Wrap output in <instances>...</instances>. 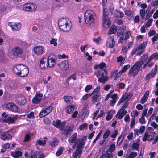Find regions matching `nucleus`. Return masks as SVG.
<instances>
[{
    "mask_svg": "<svg viewBox=\"0 0 158 158\" xmlns=\"http://www.w3.org/2000/svg\"><path fill=\"white\" fill-rule=\"evenodd\" d=\"M137 155V153L135 152H131L128 156V158H134Z\"/></svg>",
    "mask_w": 158,
    "mask_h": 158,
    "instance_id": "obj_57",
    "label": "nucleus"
},
{
    "mask_svg": "<svg viewBox=\"0 0 158 158\" xmlns=\"http://www.w3.org/2000/svg\"><path fill=\"white\" fill-rule=\"evenodd\" d=\"M31 138V136L30 135L28 134H26L24 137V142H26L29 141Z\"/></svg>",
    "mask_w": 158,
    "mask_h": 158,
    "instance_id": "obj_60",
    "label": "nucleus"
},
{
    "mask_svg": "<svg viewBox=\"0 0 158 158\" xmlns=\"http://www.w3.org/2000/svg\"><path fill=\"white\" fill-rule=\"evenodd\" d=\"M58 64L60 66V69L64 71L67 70L69 67L68 62L67 61H63Z\"/></svg>",
    "mask_w": 158,
    "mask_h": 158,
    "instance_id": "obj_19",
    "label": "nucleus"
},
{
    "mask_svg": "<svg viewBox=\"0 0 158 158\" xmlns=\"http://www.w3.org/2000/svg\"><path fill=\"white\" fill-rule=\"evenodd\" d=\"M46 142L45 140H37L36 143V145H43L44 146L46 144Z\"/></svg>",
    "mask_w": 158,
    "mask_h": 158,
    "instance_id": "obj_44",
    "label": "nucleus"
},
{
    "mask_svg": "<svg viewBox=\"0 0 158 158\" xmlns=\"http://www.w3.org/2000/svg\"><path fill=\"white\" fill-rule=\"evenodd\" d=\"M132 96V95H128L127 97L125 98L124 97H122L121 99L119 100V102H118L117 105H119L121 103L123 102L125 100V99H127L128 98H129V99L131 98Z\"/></svg>",
    "mask_w": 158,
    "mask_h": 158,
    "instance_id": "obj_42",
    "label": "nucleus"
},
{
    "mask_svg": "<svg viewBox=\"0 0 158 158\" xmlns=\"http://www.w3.org/2000/svg\"><path fill=\"white\" fill-rule=\"evenodd\" d=\"M44 52V49L42 46H38L34 48V52L36 55H41L43 54Z\"/></svg>",
    "mask_w": 158,
    "mask_h": 158,
    "instance_id": "obj_16",
    "label": "nucleus"
},
{
    "mask_svg": "<svg viewBox=\"0 0 158 158\" xmlns=\"http://www.w3.org/2000/svg\"><path fill=\"white\" fill-rule=\"evenodd\" d=\"M145 127L144 126H142L140 127L139 129H135L134 130L135 136L137 135L138 136L140 133L142 134L144 131Z\"/></svg>",
    "mask_w": 158,
    "mask_h": 158,
    "instance_id": "obj_24",
    "label": "nucleus"
},
{
    "mask_svg": "<svg viewBox=\"0 0 158 158\" xmlns=\"http://www.w3.org/2000/svg\"><path fill=\"white\" fill-rule=\"evenodd\" d=\"M143 63L140 61H138L135 63V64L132 67H131L129 70L128 73L129 75L131 74L135 69L141 71L142 69V67Z\"/></svg>",
    "mask_w": 158,
    "mask_h": 158,
    "instance_id": "obj_8",
    "label": "nucleus"
},
{
    "mask_svg": "<svg viewBox=\"0 0 158 158\" xmlns=\"http://www.w3.org/2000/svg\"><path fill=\"white\" fill-rule=\"evenodd\" d=\"M114 131V133H112L110 135V136L111 138L114 139L116 137L117 135H118V131L117 130H115Z\"/></svg>",
    "mask_w": 158,
    "mask_h": 158,
    "instance_id": "obj_62",
    "label": "nucleus"
},
{
    "mask_svg": "<svg viewBox=\"0 0 158 158\" xmlns=\"http://www.w3.org/2000/svg\"><path fill=\"white\" fill-rule=\"evenodd\" d=\"M58 140L56 138L52 139L50 141V144L52 147H55L58 144Z\"/></svg>",
    "mask_w": 158,
    "mask_h": 158,
    "instance_id": "obj_35",
    "label": "nucleus"
},
{
    "mask_svg": "<svg viewBox=\"0 0 158 158\" xmlns=\"http://www.w3.org/2000/svg\"><path fill=\"white\" fill-rule=\"evenodd\" d=\"M48 64V68H52L55 65L56 62L55 58L52 55H49L47 58Z\"/></svg>",
    "mask_w": 158,
    "mask_h": 158,
    "instance_id": "obj_12",
    "label": "nucleus"
},
{
    "mask_svg": "<svg viewBox=\"0 0 158 158\" xmlns=\"http://www.w3.org/2000/svg\"><path fill=\"white\" fill-rule=\"evenodd\" d=\"M100 90V87L99 86H97L96 88L93 90V92L91 93L92 95L93 94H96V93H100V92H99V91Z\"/></svg>",
    "mask_w": 158,
    "mask_h": 158,
    "instance_id": "obj_58",
    "label": "nucleus"
},
{
    "mask_svg": "<svg viewBox=\"0 0 158 158\" xmlns=\"http://www.w3.org/2000/svg\"><path fill=\"white\" fill-rule=\"evenodd\" d=\"M87 138L86 136H84L82 138L78 139L74 145L72 146L73 149H74L76 145V149L73 155V158H80L82 153V150Z\"/></svg>",
    "mask_w": 158,
    "mask_h": 158,
    "instance_id": "obj_1",
    "label": "nucleus"
},
{
    "mask_svg": "<svg viewBox=\"0 0 158 158\" xmlns=\"http://www.w3.org/2000/svg\"><path fill=\"white\" fill-rule=\"evenodd\" d=\"M147 42H143V43L140 44L138 47H137L138 49L139 50H143V49L147 45Z\"/></svg>",
    "mask_w": 158,
    "mask_h": 158,
    "instance_id": "obj_48",
    "label": "nucleus"
},
{
    "mask_svg": "<svg viewBox=\"0 0 158 158\" xmlns=\"http://www.w3.org/2000/svg\"><path fill=\"white\" fill-rule=\"evenodd\" d=\"M16 120V117L11 118L9 116L7 118L4 119L3 122L8 123V124H10L15 123Z\"/></svg>",
    "mask_w": 158,
    "mask_h": 158,
    "instance_id": "obj_27",
    "label": "nucleus"
},
{
    "mask_svg": "<svg viewBox=\"0 0 158 158\" xmlns=\"http://www.w3.org/2000/svg\"><path fill=\"white\" fill-rule=\"evenodd\" d=\"M106 154V158H113V153H109L107 152V153Z\"/></svg>",
    "mask_w": 158,
    "mask_h": 158,
    "instance_id": "obj_64",
    "label": "nucleus"
},
{
    "mask_svg": "<svg viewBox=\"0 0 158 158\" xmlns=\"http://www.w3.org/2000/svg\"><path fill=\"white\" fill-rule=\"evenodd\" d=\"M22 155V152L20 151H17L14 152H12L11 155L14 158H19Z\"/></svg>",
    "mask_w": 158,
    "mask_h": 158,
    "instance_id": "obj_33",
    "label": "nucleus"
},
{
    "mask_svg": "<svg viewBox=\"0 0 158 158\" xmlns=\"http://www.w3.org/2000/svg\"><path fill=\"white\" fill-rule=\"evenodd\" d=\"M95 13L91 10H88L85 13V20L86 23L91 27L95 24Z\"/></svg>",
    "mask_w": 158,
    "mask_h": 158,
    "instance_id": "obj_3",
    "label": "nucleus"
},
{
    "mask_svg": "<svg viewBox=\"0 0 158 158\" xmlns=\"http://www.w3.org/2000/svg\"><path fill=\"white\" fill-rule=\"evenodd\" d=\"M148 109L147 108L145 109L143 111L141 117L139 119V122L141 124H144L146 123V121L144 117L146 116L147 112Z\"/></svg>",
    "mask_w": 158,
    "mask_h": 158,
    "instance_id": "obj_22",
    "label": "nucleus"
},
{
    "mask_svg": "<svg viewBox=\"0 0 158 158\" xmlns=\"http://www.w3.org/2000/svg\"><path fill=\"white\" fill-rule=\"evenodd\" d=\"M115 145L113 143L111 144L109 148V149L108 152H110V153H112L115 149Z\"/></svg>",
    "mask_w": 158,
    "mask_h": 158,
    "instance_id": "obj_50",
    "label": "nucleus"
},
{
    "mask_svg": "<svg viewBox=\"0 0 158 158\" xmlns=\"http://www.w3.org/2000/svg\"><path fill=\"white\" fill-rule=\"evenodd\" d=\"M124 139V136L123 135H121L119 136L117 142V146H119L121 145Z\"/></svg>",
    "mask_w": 158,
    "mask_h": 158,
    "instance_id": "obj_39",
    "label": "nucleus"
},
{
    "mask_svg": "<svg viewBox=\"0 0 158 158\" xmlns=\"http://www.w3.org/2000/svg\"><path fill=\"white\" fill-rule=\"evenodd\" d=\"M69 19L66 18H62L59 20L58 24L59 28L62 31L68 32L71 28V25Z\"/></svg>",
    "mask_w": 158,
    "mask_h": 158,
    "instance_id": "obj_2",
    "label": "nucleus"
},
{
    "mask_svg": "<svg viewBox=\"0 0 158 158\" xmlns=\"http://www.w3.org/2000/svg\"><path fill=\"white\" fill-rule=\"evenodd\" d=\"M36 8L37 7L35 5L32 3L25 4L23 6V10L27 11H35L36 10Z\"/></svg>",
    "mask_w": 158,
    "mask_h": 158,
    "instance_id": "obj_6",
    "label": "nucleus"
},
{
    "mask_svg": "<svg viewBox=\"0 0 158 158\" xmlns=\"http://www.w3.org/2000/svg\"><path fill=\"white\" fill-rule=\"evenodd\" d=\"M51 78V77L50 76H48L47 77V80H46L45 78H43L42 79V81L43 82V83L44 84H48V81L50 80Z\"/></svg>",
    "mask_w": 158,
    "mask_h": 158,
    "instance_id": "obj_61",
    "label": "nucleus"
},
{
    "mask_svg": "<svg viewBox=\"0 0 158 158\" xmlns=\"http://www.w3.org/2000/svg\"><path fill=\"white\" fill-rule=\"evenodd\" d=\"M11 27L12 29L14 31H17L21 28V23H18L12 25Z\"/></svg>",
    "mask_w": 158,
    "mask_h": 158,
    "instance_id": "obj_31",
    "label": "nucleus"
},
{
    "mask_svg": "<svg viewBox=\"0 0 158 158\" xmlns=\"http://www.w3.org/2000/svg\"><path fill=\"white\" fill-rule=\"evenodd\" d=\"M29 72V70L28 68L24 65L18 76L21 77H25L28 75Z\"/></svg>",
    "mask_w": 158,
    "mask_h": 158,
    "instance_id": "obj_15",
    "label": "nucleus"
},
{
    "mask_svg": "<svg viewBox=\"0 0 158 158\" xmlns=\"http://www.w3.org/2000/svg\"><path fill=\"white\" fill-rule=\"evenodd\" d=\"M140 13L141 19H144L145 14L146 13L145 10L144 9H142L140 10Z\"/></svg>",
    "mask_w": 158,
    "mask_h": 158,
    "instance_id": "obj_47",
    "label": "nucleus"
},
{
    "mask_svg": "<svg viewBox=\"0 0 158 158\" xmlns=\"http://www.w3.org/2000/svg\"><path fill=\"white\" fill-rule=\"evenodd\" d=\"M117 31V28L115 26H112L110 27L109 31L108 32L109 35L115 33Z\"/></svg>",
    "mask_w": 158,
    "mask_h": 158,
    "instance_id": "obj_38",
    "label": "nucleus"
},
{
    "mask_svg": "<svg viewBox=\"0 0 158 158\" xmlns=\"http://www.w3.org/2000/svg\"><path fill=\"white\" fill-rule=\"evenodd\" d=\"M63 148L62 147H60L57 150L56 153V155L57 156H60L63 152Z\"/></svg>",
    "mask_w": 158,
    "mask_h": 158,
    "instance_id": "obj_51",
    "label": "nucleus"
},
{
    "mask_svg": "<svg viewBox=\"0 0 158 158\" xmlns=\"http://www.w3.org/2000/svg\"><path fill=\"white\" fill-rule=\"evenodd\" d=\"M18 103L21 105H23L25 104L26 100L25 97L23 96H19L18 98Z\"/></svg>",
    "mask_w": 158,
    "mask_h": 158,
    "instance_id": "obj_29",
    "label": "nucleus"
},
{
    "mask_svg": "<svg viewBox=\"0 0 158 158\" xmlns=\"http://www.w3.org/2000/svg\"><path fill=\"white\" fill-rule=\"evenodd\" d=\"M148 57V56L147 54H144L141 57L140 61L143 64L147 59Z\"/></svg>",
    "mask_w": 158,
    "mask_h": 158,
    "instance_id": "obj_43",
    "label": "nucleus"
},
{
    "mask_svg": "<svg viewBox=\"0 0 158 158\" xmlns=\"http://www.w3.org/2000/svg\"><path fill=\"white\" fill-rule=\"evenodd\" d=\"M16 85L14 81L10 82L7 85V88L10 90L14 89L16 87Z\"/></svg>",
    "mask_w": 158,
    "mask_h": 158,
    "instance_id": "obj_36",
    "label": "nucleus"
},
{
    "mask_svg": "<svg viewBox=\"0 0 158 158\" xmlns=\"http://www.w3.org/2000/svg\"><path fill=\"white\" fill-rule=\"evenodd\" d=\"M126 28V26H122L118 30L117 34L118 36L122 35Z\"/></svg>",
    "mask_w": 158,
    "mask_h": 158,
    "instance_id": "obj_40",
    "label": "nucleus"
},
{
    "mask_svg": "<svg viewBox=\"0 0 158 158\" xmlns=\"http://www.w3.org/2000/svg\"><path fill=\"white\" fill-rule=\"evenodd\" d=\"M48 64L47 59L46 57L43 58L40 61V67L42 69H44L48 68Z\"/></svg>",
    "mask_w": 158,
    "mask_h": 158,
    "instance_id": "obj_13",
    "label": "nucleus"
},
{
    "mask_svg": "<svg viewBox=\"0 0 158 158\" xmlns=\"http://www.w3.org/2000/svg\"><path fill=\"white\" fill-rule=\"evenodd\" d=\"M48 115L45 110L42 111L39 114V116L40 118H43L46 115Z\"/></svg>",
    "mask_w": 158,
    "mask_h": 158,
    "instance_id": "obj_55",
    "label": "nucleus"
},
{
    "mask_svg": "<svg viewBox=\"0 0 158 158\" xmlns=\"http://www.w3.org/2000/svg\"><path fill=\"white\" fill-rule=\"evenodd\" d=\"M94 74L98 77H100L98 79V81L101 83H105L108 79L107 72L105 69L99 70L95 72Z\"/></svg>",
    "mask_w": 158,
    "mask_h": 158,
    "instance_id": "obj_4",
    "label": "nucleus"
},
{
    "mask_svg": "<svg viewBox=\"0 0 158 158\" xmlns=\"http://www.w3.org/2000/svg\"><path fill=\"white\" fill-rule=\"evenodd\" d=\"M157 66L156 64L154 68L149 73L151 76V77H152L157 72Z\"/></svg>",
    "mask_w": 158,
    "mask_h": 158,
    "instance_id": "obj_37",
    "label": "nucleus"
},
{
    "mask_svg": "<svg viewBox=\"0 0 158 158\" xmlns=\"http://www.w3.org/2000/svg\"><path fill=\"white\" fill-rule=\"evenodd\" d=\"M155 9H154V8L149 13H148L147 15H146V17L145 18L146 20L147 19L149 18L150 17H151L152 14H153L154 12L155 11Z\"/></svg>",
    "mask_w": 158,
    "mask_h": 158,
    "instance_id": "obj_52",
    "label": "nucleus"
},
{
    "mask_svg": "<svg viewBox=\"0 0 158 158\" xmlns=\"http://www.w3.org/2000/svg\"><path fill=\"white\" fill-rule=\"evenodd\" d=\"M158 39V34H156L155 36L152 38L151 40L152 41L153 43L152 44H153Z\"/></svg>",
    "mask_w": 158,
    "mask_h": 158,
    "instance_id": "obj_63",
    "label": "nucleus"
},
{
    "mask_svg": "<svg viewBox=\"0 0 158 158\" xmlns=\"http://www.w3.org/2000/svg\"><path fill=\"white\" fill-rule=\"evenodd\" d=\"M63 98L65 101L69 104H71L73 102V98L69 96H64Z\"/></svg>",
    "mask_w": 158,
    "mask_h": 158,
    "instance_id": "obj_30",
    "label": "nucleus"
},
{
    "mask_svg": "<svg viewBox=\"0 0 158 158\" xmlns=\"http://www.w3.org/2000/svg\"><path fill=\"white\" fill-rule=\"evenodd\" d=\"M13 53L14 55L17 56L21 55L22 53L23 49L20 47H16L13 49Z\"/></svg>",
    "mask_w": 158,
    "mask_h": 158,
    "instance_id": "obj_23",
    "label": "nucleus"
},
{
    "mask_svg": "<svg viewBox=\"0 0 158 158\" xmlns=\"http://www.w3.org/2000/svg\"><path fill=\"white\" fill-rule=\"evenodd\" d=\"M139 144L137 143H134L132 144V147L133 149L139 151Z\"/></svg>",
    "mask_w": 158,
    "mask_h": 158,
    "instance_id": "obj_53",
    "label": "nucleus"
},
{
    "mask_svg": "<svg viewBox=\"0 0 158 158\" xmlns=\"http://www.w3.org/2000/svg\"><path fill=\"white\" fill-rule=\"evenodd\" d=\"M57 40L56 39L52 38L50 41V43L51 44H53L54 46H56L57 45V43L56 42Z\"/></svg>",
    "mask_w": 158,
    "mask_h": 158,
    "instance_id": "obj_56",
    "label": "nucleus"
},
{
    "mask_svg": "<svg viewBox=\"0 0 158 158\" xmlns=\"http://www.w3.org/2000/svg\"><path fill=\"white\" fill-rule=\"evenodd\" d=\"M75 107L73 105H69L67 107L66 112L70 114L73 113Z\"/></svg>",
    "mask_w": 158,
    "mask_h": 158,
    "instance_id": "obj_34",
    "label": "nucleus"
},
{
    "mask_svg": "<svg viewBox=\"0 0 158 158\" xmlns=\"http://www.w3.org/2000/svg\"><path fill=\"white\" fill-rule=\"evenodd\" d=\"M43 97V94L40 91L37 92L35 96L32 100V103L36 104L39 103Z\"/></svg>",
    "mask_w": 158,
    "mask_h": 158,
    "instance_id": "obj_9",
    "label": "nucleus"
},
{
    "mask_svg": "<svg viewBox=\"0 0 158 158\" xmlns=\"http://www.w3.org/2000/svg\"><path fill=\"white\" fill-rule=\"evenodd\" d=\"M110 130L106 129L103 135V139H106L109 136L110 133Z\"/></svg>",
    "mask_w": 158,
    "mask_h": 158,
    "instance_id": "obj_45",
    "label": "nucleus"
},
{
    "mask_svg": "<svg viewBox=\"0 0 158 158\" xmlns=\"http://www.w3.org/2000/svg\"><path fill=\"white\" fill-rule=\"evenodd\" d=\"M53 109V107L51 106L47 108L44 110L48 115L52 111Z\"/></svg>",
    "mask_w": 158,
    "mask_h": 158,
    "instance_id": "obj_54",
    "label": "nucleus"
},
{
    "mask_svg": "<svg viewBox=\"0 0 158 158\" xmlns=\"http://www.w3.org/2000/svg\"><path fill=\"white\" fill-rule=\"evenodd\" d=\"M115 42L113 38L110 37L108 38V40L106 42V45L108 47L112 48L114 45Z\"/></svg>",
    "mask_w": 158,
    "mask_h": 158,
    "instance_id": "obj_25",
    "label": "nucleus"
},
{
    "mask_svg": "<svg viewBox=\"0 0 158 158\" xmlns=\"http://www.w3.org/2000/svg\"><path fill=\"white\" fill-rule=\"evenodd\" d=\"M131 32L130 31H128L125 33V37L124 39L126 40L128 39L131 35Z\"/></svg>",
    "mask_w": 158,
    "mask_h": 158,
    "instance_id": "obj_59",
    "label": "nucleus"
},
{
    "mask_svg": "<svg viewBox=\"0 0 158 158\" xmlns=\"http://www.w3.org/2000/svg\"><path fill=\"white\" fill-rule=\"evenodd\" d=\"M124 60L125 59L121 55L117 57V61L118 62H120L121 63L120 64V66H121L122 63Z\"/></svg>",
    "mask_w": 158,
    "mask_h": 158,
    "instance_id": "obj_49",
    "label": "nucleus"
},
{
    "mask_svg": "<svg viewBox=\"0 0 158 158\" xmlns=\"http://www.w3.org/2000/svg\"><path fill=\"white\" fill-rule=\"evenodd\" d=\"M130 67V64H127L124 66L122 69L120 71L121 73L122 74L125 72Z\"/></svg>",
    "mask_w": 158,
    "mask_h": 158,
    "instance_id": "obj_46",
    "label": "nucleus"
},
{
    "mask_svg": "<svg viewBox=\"0 0 158 158\" xmlns=\"http://www.w3.org/2000/svg\"><path fill=\"white\" fill-rule=\"evenodd\" d=\"M53 124L56 128H59L61 130H62L64 129L66 124L64 123H61L60 120H57L56 121H54Z\"/></svg>",
    "mask_w": 158,
    "mask_h": 158,
    "instance_id": "obj_14",
    "label": "nucleus"
},
{
    "mask_svg": "<svg viewBox=\"0 0 158 158\" xmlns=\"http://www.w3.org/2000/svg\"><path fill=\"white\" fill-rule=\"evenodd\" d=\"M6 108L14 112H16L18 111V106L15 104L13 103H7L6 105Z\"/></svg>",
    "mask_w": 158,
    "mask_h": 158,
    "instance_id": "obj_11",
    "label": "nucleus"
},
{
    "mask_svg": "<svg viewBox=\"0 0 158 158\" xmlns=\"http://www.w3.org/2000/svg\"><path fill=\"white\" fill-rule=\"evenodd\" d=\"M118 72V70H116L113 73V74H112L111 76V77L112 78L113 77V76L115 74V77H114V79L115 80H117L119 77L122 73L119 71L118 73H117Z\"/></svg>",
    "mask_w": 158,
    "mask_h": 158,
    "instance_id": "obj_32",
    "label": "nucleus"
},
{
    "mask_svg": "<svg viewBox=\"0 0 158 158\" xmlns=\"http://www.w3.org/2000/svg\"><path fill=\"white\" fill-rule=\"evenodd\" d=\"M73 128L70 126H66L64 129L62 130V133L66 135V137H68L69 135H70L73 131Z\"/></svg>",
    "mask_w": 158,
    "mask_h": 158,
    "instance_id": "obj_17",
    "label": "nucleus"
},
{
    "mask_svg": "<svg viewBox=\"0 0 158 158\" xmlns=\"http://www.w3.org/2000/svg\"><path fill=\"white\" fill-rule=\"evenodd\" d=\"M127 111L126 110H123L121 109L119 111L117 114L116 116L118 117L119 119H122L123 117L126 114Z\"/></svg>",
    "mask_w": 158,
    "mask_h": 158,
    "instance_id": "obj_26",
    "label": "nucleus"
},
{
    "mask_svg": "<svg viewBox=\"0 0 158 158\" xmlns=\"http://www.w3.org/2000/svg\"><path fill=\"white\" fill-rule=\"evenodd\" d=\"M156 135V134L154 132H145L142 139L143 142H145L146 140L151 141L153 140Z\"/></svg>",
    "mask_w": 158,
    "mask_h": 158,
    "instance_id": "obj_7",
    "label": "nucleus"
},
{
    "mask_svg": "<svg viewBox=\"0 0 158 158\" xmlns=\"http://www.w3.org/2000/svg\"><path fill=\"white\" fill-rule=\"evenodd\" d=\"M115 12L114 15L116 17L122 18L124 16V13L121 12L116 10Z\"/></svg>",
    "mask_w": 158,
    "mask_h": 158,
    "instance_id": "obj_41",
    "label": "nucleus"
},
{
    "mask_svg": "<svg viewBox=\"0 0 158 158\" xmlns=\"http://www.w3.org/2000/svg\"><path fill=\"white\" fill-rule=\"evenodd\" d=\"M23 66L24 65L23 64H19L14 66L13 68V71L14 73L16 74L18 76Z\"/></svg>",
    "mask_w": 158,
    "mask_h": 158,
    "instance_id": "obj_18",
    "label": "nucleus"
},
{
    "mask_svg": "<svg viewBox=\"0 0 158 158\" xmlns=\"http://www.w3.org/2000/svg\"><path fill=\"white\" fill-rule=\"evenodd\" d=\"M102 25L105 29L109 28L111 25V21L109 17L108 12L105 9H103L102 16Z\"/></svg>",
    "mask_w": 158,
    "mask_h": 158,
    "instance_id": "obj_5",
    "label": "nucleus"
},
{
    "mask_svg": "<svg viewBox=\"0 0 158 158\" xmlns=\"http://www.w3.org/2000/svg\"><path fill=\"white\" fill-rule=\"evenodd\" d=\"M114 92V90L110 91V98L112 99L111 101L110 105L113 106L115 103L117 99L118 98L117 95L116 94H112V93Z\"/></svg>",
    "mask_w": 158,
    "mask_h": 158,
    "instance_id": "obj_20",
    "label": "nucleus"
},
{
    "mask_svg": "<svg viewBox=\"0 0 158 158\" xmlns=\"http://www.w3.org/2000/svg\"><path fill=\"white\" fill-rule=\"evenodd\" d=\"M12 129L9 130L7 131L3 132L1 134L0 138L1 139L4 140H9L12 139V136L9 133L10 132Z\"/></svg>",
    "mask_w": 158,
    "mask_h": 158,
    "instance_id": "obj_10",
    "label": "nucleus"
},
{
    "mask_svg": "<svg viewBox=\"0 0 158 158\" xmlns=\"http://www.w3.org/2000/svg\"><path fill=\"white\" fill-rule=\"evenodd\" d=\"M93 94V95L92 97V101L93 103H95L101 100V96L100 93H96Z\"/></svg>",
    "mask_w": 158,
    "mask_h": 158,
    "instance_id": "obj_21",
    "label": "nucleus"
},
{
    "mask_svg": "<svg viewBox=\"0 0 158 158\" xmlns=\"http://www.w3.org/2000/svg\"><path fill=\"white\" fill-rule=\"evenodd\" d=\"M77 133H75L71 137V139H69L68 140V141L70 143H74L76 142L77 139Z\"/></svg>",
    "mask_w": 158,
    "mask_h": 158,
    "instance_id": "obj_28",
    "label": "nucleus"
}]
</instances>
